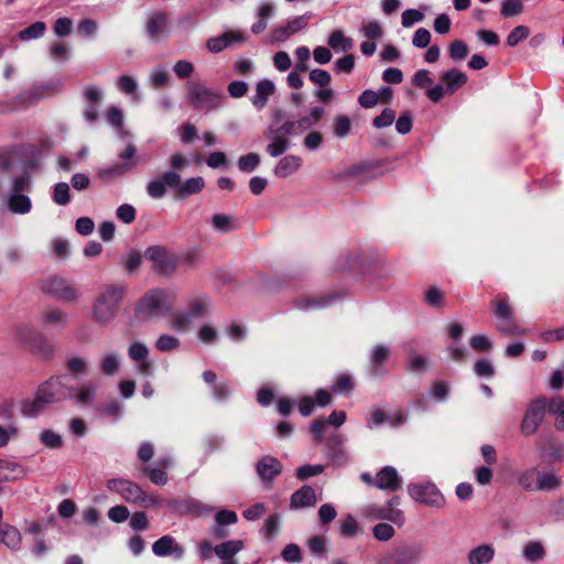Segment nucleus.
Here are the masks:
<instances>
[{"label": "nucleus", "instance_id": "obj_1", "mask_svg": "<svg viewBox=\"0 0 564 564\" xmlns=\"http://www.w3.org/2000/svg\"><path fill=\"white\" fill-rule=\"evenodd\" d=\"M66 399L67 386L63 382L62 377L54 376L39 386L32 399H25L21 402L20 411L23 416L36 417L43 414L51 404Z\"/></svg>", "mask_w": 564, "mask_h": 564}, {"label": "nucleus", "instance_id": "obj_2", "mask_svg": "<svg viewBox=\"0 0 564 564\" xmlns=\"http://www.w3.org/2000/svg\"><path fill=\"white\" fill-rule=\"evenodd\" d=\"M175 295L165 289L148 291L137 303L134 316L140 322L170 316L174 312Z\"/></svg>", "mask_w": 564, "mask_h": 564}, {"label": "nucleus", "instance_id": "obj_3", "mask_svg": "<svg viewBox=\"0 0 564 564\" xmlns=\"http://www.w3.org/2000/svg\"><path fill=\"white\" fill-rule=\"evenodd\" d=\"M126 288L121 284H106L96 296L91 316L101 326L110 324L117 316Z\"/></svg>", "mask_w": 564, "mask_h": 564}, {"label": "nucleus", "instance_id": "obj_4", "mask_svg": "<svg viewBox=\"0 0 564 564\" xmlns=\"http://www.w3.org/2000/svg\"><path fill=\"white\" fill-rule=\"evenodd\" d=\"M212 306L210 299L206 295H199L192 299L186 310L173 312L169 322L170 327L176 333L188 332L197 319L208 315Z\"/></svg>", "mask_w": 564, "mask_h": 564}, {"label": "nucleus", "instance_id": "obj_5", "mask_svg": "<svg viewBox=\"0 0 564 564\" xmlns=\"http://www.w3.org/2000/svg\"><path fill=\"white\" fill-rule=\"evenodd\" d=\"M32 189V177L24 172L11 178L7 195V207L12 214L25 215L32 209V200L25 192Z\"/></svg>", "mask_w": 564, "mask_h": 564}, {"label": "nucleus", "instance_id": "obj_6", "mask_svg": "<svg viewBox=\"0 0 564 564\" xmlns=\"http://www.w3.org/2000/svg\"><path fill=\"white\" fill-rule=\"evenodd\" d=\"M186 89L192 107L205 113L219 109L226 98L221 90L208 88L198 82H188Z\"/></svg>", "mask_w": 564, "mask_h": 564}, {"label": "nucleus", "instance_id": "obj_7", "mask_svg": "<svg viewBox=\"0 0 564 564\" xmlns=\"http://www.w3.org/2000/svg\"><path fill=\"white\" fill-rule=\"evenodd\" d=\"M107 488L110 491L117 492L123 500L129 503H135L145 508L155 506L159 499L154 495H147L142 488L129 480L123 478H112L107 481Z\"/></svg>", "mask_w": 564, "mask_h": 564}, {"label": "nucleus", "instance_id": "obj_8", "mask_svg": "<svg viewBox=\"0 0 564 564\" xmlns=\"http://www.w3.org/2000/svg\"><path fill=\"white\" fill-rule=\"evenodd\" d=\"M41 290L56 300L72 303L80 299L82 293L74 288L66 279L61 276H50L42 281Z\"/></svg>", "mask_w": 564, "mask_h": 564}, {"label": "nucleus", "instance_id": "obj_9", "mask_svg": "<svg viewBox=\"0 0 564 564\" xmlns=\"http://www.w3.org/2000/svg\"><path fill=\"white\" fill-rule=\"evenodd\" d=\"M144 258L152 262L154 271L163 275H171L177 267L176 257L162 246L149 247Z\"/></svg>", "mask_w": 564, "mask_h": 564}, {"label": "nucleus", "instance_id": "obj_10", "mask_svg": "<svg viewBox=\"0 0 564 564\" xmlns=\"http://www.w3.org/2000/svg\"><path fill=\"white\" fill-rule=\"evenodd\" d=\"M408 492L415 501L430 507L441 508L444 503L443 495L437 487L430 481L409 484Z\"/></svg>", "mask_w": 564, "mask_h": 564}, {"label": "nucleus", "instance_id": "obj_11", "mask_svg": "<svg viewBox=\"0 0 564 564\" xmlns=\"http://www.w3.org/2000/svg\"><path fill=\"white\" fill-rule=\"evenodd\" d=\"M546 411V401L544 398L533 400L523 416L520 425L521 433L529 436L533 435L544 419Z\"/></svg>", "mask_w": 564, "mask_h": 564}, {"label": "nucleus", "instance_id": "obj_12", "mask_svg": "<svg viewBox=\"0 0 564 564\" xmlns=\"http://www.w3.org/2000/svg\"><path fill=\"white\" fill-rule=\"evenodd\" d=\"M98 384L85 381L77 387H67V399L79 406H93L97 400Z\"/></svg>", "mask_w": 564, "mask_h": 564}, {"label": "nucleus", "instance_id": "obj_13", "mask_svg": "<svg viewBox=\"0 0 564 564\" xmlns=\"http://www.w3.org/2000/svg\"><path fill=\"white\" fill-rule=\"evenodd\" d=\"M391 349L387 345L377 344L369 352V368L368 372L371 377L378 378L383 376L386 370V362L390 358Z\"/></svg>", "mask_w": 564, "mask_h": 564}, {"label": "nucleus", "instance_id": "obj_14", "mask_svg": "<svg viewBox=\"0 0 564 564\" xmlns=\"http://www.w3.org/2000/svg\"><path fill=\"white\" fill-rule=\"evenodd\" d=\"M152 552L160 557L173 556L181 560L184 556V547L171 535H163L152 544Z\"/></svg>", "mask_w": 564, "mask_h": 564}, {"label": "nucleus", "instance_id": "obj_15", "mask_svg": "<svg viewBox=\"0 0 564 564\" xmlns=\"http://www.w3.org/2000/svg\"><path fill=\"white\" fill-rule=\"evenodd\" d=\"M169 15L164 11L152 12L147 21L145 31L151 41H160L167 32Z\"/></svg>", "mask_w": 564, "mask_h": 564}, {"label": "nucleus", "instance_id": "obj_16", "mask_svg": "<svg viewBox=\"0 0 564 564\" xmlns=\"http://www.w3.org/2000/svg\"><path fill=\"white\" fill-rule=\"evenodd\" d=\"M420 557L421 549L419 546L406 545L384 557L380 564H416Z\"/></svg>", "mask_w": 564, "mask_h": 564}, {"label": "nucleus", "instance_id": "obj_17", "mask_svg": "<svg viewBox=\"0 0 564 564\" xmlns=\"http://www.w3.org/2000/svg\"><path fill=\"white\" fill-rule=\"evenodd\" d=\"M256 470L263 484H271L282 473V464L278 458L268 455L258 460Z\"/></svg>", "mask_w": 564, "mask_h": 564}, {"label": "nucleus", "instance_id": "obj_18", "mask_svg": "<svg viewBox=\"0 0 564 564\" xmlns=\"http://www.w3.org/2000/svg\"><path fill=\"white\" fill-rule=\"evenodd\" d=\"M247 35L241 31H228L224 34L207 40L206 47L212 53H220L234 43H243Z\"/></svg>", "mask_w": 564, "mask_h": 564}, {"label": "nucleus", "instance_id": "obj_19", "mask_svg": "<svg viewBox=\"0 0 564 564\" xmlns=\"http://www.w3.org/2000/svg\"><path fill=\"white\" fill-rule=\"evenodd\" d=\"M337 294L304 295L294 300L293 305L301 311H312L328 307L337 299Z\"/></svg>", "mask_w": 564, "mask_h": 564}, {"label": "nucleus", "instance_id": "obj_20", "mask_svg": "<svg viewBox=\"0 0 564 564\" xmlns=\"http://www.w3.org/2000/svg\"><path fill=\"white\" fill-rule=\"evenodd\" d=\"M317 501L318 499L315 489L311 486H302L291 495L289 508L291 510L312 508L317 503Z\"/></svg>", "mask_w": 564, "mask_h": 564}, {"label": "nucleus", "instance_id": "obj_21", "mask_svg": "<svg viewBox=\"0 0 564 564\" xmlns=\"http://www.w3.org/2000/svg\"><path fill=\"white\" fill-rule=\"evenodd\" d=\"M402 480L392 466H384L376 475V487L381 490L397 491L401 488Z\"/></svg>", "mask_w": 564, "mask_h": 564}, {"label": "nucleus", "instance_id": "obj_22", "mask_svg": "<svg viewBox=\"0 0 564 564\" xmlns=\"http://www.w3.org/2000/svg\"><path fill=\"white\" fill-rule=\"evenodd\" d=\"M265 137L269 139V144L267 145V152L272 158H278L284 154L290 149V141L282 135H278L275 133V127L270 124L265 132Z\"/></svg>", "mask_w": 564, "mask_h": 564}, {"label": "nucleus", "instance_id": "obj_23", "mask_svg": "<svg viewBox=\"0 0 564 564\" xmlns=\"http://www.w3.org/2000/svg\"><path fill=\"white\" fill-rule=\"evenodd\" d=\"M275 91V85L270 79H262L257 83L254 95L251 98V104L258 110H262L269 100V97L272 96Z\"/></svg>", "mask_w": 564, "mask_h": 564}, {"label": "nucleus", "instance_id": "obj_24", "mask_svg": "<svg viewBox=\"0 0 564 564\" xmlns=\"http://www.w3.org/2000/svg\"><path fill=\"white\" fill-rule=\"evenodd\" d=\"M0 544L6 545L13 552H18L22 545V534L14 527L9 523L0 524Z\"/></svg>", "mask_w": 564, "mask_h": 564}, {"label": "nucleus", "instance_id": "obj_25", "mask_svg": "<svg viewBox=\"0 0 564 564\" xmlns=\"http://www.w3.org/2000/svg\"><path fill=\"white\" fill-rule=\"evenodd\" d=\"M366 514L371 519L387 520L399 527H401L404 523L403 511H389V508H387V506H368L366 509Z\"/></svg>", "mask_w": 564, "mask_h": 564}, {"label": "nucleus", "instance_id": "obj_26", "mask_svg": "<svg viewBox=\"0 0 564 564\" xmlns=\"http://www.w3.org/2000/svg\"><path fill=\"white\" fill-rule=\"evenodd\" d=\"M345 438L340 434H334L326 441L327 455L336 465H343L347 462V455L343 448Z\"/></svg>", "mask_w": 564, "mask_h": 564}, {"label": "nucleus", "instance_id": "obj_27", "mask_svg": "<svg viewBox=\"0 0 564 564\" xmlns=\"http://www.w3.org/2000/svg\"><path fill=\"white\" fill-rule=\"evenodd\" d=\"M442 82L445 84L447 95H454L459 88L467 83V76L457 68L448 69L441 75Z\"/></svg>", "mask_w": 564, "mask_h": 564}, {"label": "nucleus", "instance_id": "obj_28", "mask_svg": "<svg viewBox=\"0 0 564 564\" xmlns=\"http://www.w3.org/2000/svg\"><path fill=\"white\" fill-rule=\"evenodd\" d=\"M307 15L296 17L289 21L286 25L279 26L273 31V37L275 41H284L289 36L293 35L300 30H303L307 25Z\"/></svg>", "mask_w": 564, "mask_h": 564}, {"label": "nucleus", "instance_id": "obj_29", "mask_svg": "<svg viewBox=\"0 0 564 564\" xmlns=\"http://www.w3.org/2000/svg\"><path fill=\"white\" fill-rule=\"evenodd\" d=\"M302 162L299 155H285L278 162L273 173L279 177H289L300 170Z\"/></svg>", "mask_w": 564, "mask_h": 564}, {"label": "nucleus", "instance_id": "obj_30", "mask_svg": "<svg viewBox=\"0 0 564 564\" xmlns=\"http://www.w3.org/2000/svg\"><path fill=\"white\" fill-rule=\"evenodd\" d=\"M120 364V354L117 351H108L100 357L98 369L104 376L112 377L119 371Z\"/></svg>", "mask_w": 564, "mask_h": 564}, {"label": "nucleus", "instance_id": "obj_31", "mask_svg": "<svg viewBox=\"0 0 564 564\" xmlns=\"http://www.w3.org/2000/svg\"><path fill=\"white\" fill-rule=\"evenodd\" d=\"M42 318L45 326L56 329H63L68 324L67 313L57 307L46 310Z\"/></svg>", "mask_w": 564, "mask_h": 564}, {"label": "nucleus", "instance_id": "obj_32", "mask_svg": "<svg viewBox=\"0 0 564 564\" xmlns=\"http://www.w3.org/2000/svg\"><path fill=\"white\" fill-rule=\"evenodd\" d=\"M495 557V549L490 544H480L468 553L469 564H488Z\"/></svg>", "mask_w": 564, "mask_h": 564}, {"label": "nucleus", "instance_id": "obj_33", "mask_svg": "<svg viewBox=\"0 0 564 564\" xmlns=\"http://www.w3.org/2000/svg\"><path fill=\"white\" fill-rule=\"evenodd\" d=\"M243 549V542L240 540H230L217 544L214 547L215 554L220 560H229L232 558L236 554H238Z\"/></svg>", "mask_w": 564, "mask_h": 564}, {"label": "nucleus", "instance_id": "obj_34", "mask_svg": "<svg viewBox=\"0 0 564 564\" xmlns=\"http://www.w3.org/2000/svg\"><path fill=\"white\" fill-rule=\"evenodd\" d=\"M134 165L135 162L116 163L110 166L100 169L98 174L101 178L111 180L124 175L127 172L132 170Z\"/></svg>", "mask_w": 564, "mask_h": 564}, {"label": "nucleus", "instance_id": "obj_35", "mask_svg": "<svg viewBox=\"0 0 564 564\" xmlns=\"http://www.w3.org/2000/svg\"><path fill=\"white\" fill-rule=\"evenodd\" d=\"M325 110L321 106H315L311 109L310 115L302 117L301 119L296 120V129L300 131H306L314 127L324 116Z\"/></svg>", "mask_w": 564, "mask_h": 564}, {"label": "nucleus", "instance_id": "obj_36", "mask_svg": "<svg viewBox=\"0 0 564 564\" xmlns=\"http://www.w3.org/2000/svg\"><path fill=\"white\" fill-rule=\"evenodd\" d=\"M205 185L204 178L200 176L191 177L185 182L181 181V185L177 188V196L187 197L189 195L199 193Z\"/></svg>", "mask_w": 564, "mask_h": 564}, {"label": "nucleus", "instance_id": "obj_37", "mask_svg": "<svg viewBox=\"0 0 564 564\" xmlns=\"http://www.w3.org/2000/svg\"><path fill=\"white\" fill-rule=\"evenodd\" d=\"M328 45L335 51L348 52L352 48V40L340 30H335L329 34Z\"/></svg>", "mask_w": 564, "mask_h": 564}, {"label": "nucleus", "instance_id": "obj_38", "mask_svg": "<svg viewBox=\"0 0 564 564\" xmlns=\"http://www.w3.org/2000/svg\"><path fill=\"white\" fill-rule=\"evenodd\" d=\"M52 199L56 205L66 206L70 203V188L66 182L56 183L53 186Z\"/></svg>", "mask_w": 564, "mask_h": 564}, {"label": "nucleus", "instance_id": "obj_39", "mask_svg": "<svg viewBox=\"0 0 564 564\" xmlns=\"http://www.w3.org/2000/svg\"><path fill=\"white\" fill-rule=\"evenodd\" d=\"M547 410L556 416L555 429L558 431L564 430V400L560 397L551 399Z\"/></svg>", "mask_w": 564, "mask_h": 564}, {"label": "nucleus", "instance_id": "obj_40", "mask_svg": "<svg viewBox=\"0 0 564 564\" xmlns=\"http://www.w3.org/2000/svg\"><path fill=\"white\" fill-rule=\"evenodd\" d=\"M212 224L215 230L226 234L236 229L235 218L225 214H215L212 217Z\"/></svg>", "mask_w": 564, "mask_h": 564}, {"label": "nucleus", "instance_id": "obj_41", "mask_svg": "<svg viewBox=\"0 0 564 564\" xmlns=\"http://www.w3.org/2000/svg\"><path fill=\"white\" fill-rule=\"evenodd\" d=\"M339 533L344 538H355L359 533V527L352 514H346L339 520Z\"/></svg>", "mask_w": 564, "mask_h": 564}, {"label": "nucleus", "instance_id": "obj_42", "mask_svg": "<svg viewBox=\"0 0 564 564\" xmlns=\"http://www.w3.org/2000/svg\"><path fill=\"white\" fill-rule=\"evenodd\" d=\"M46 31V24L42 21H37L29 25L19 32V37L22 41L36 40L44 35Z\"/></svg>", "mask_w": 564, "mask_h": 564}, {"label": "nucleus", "instance_id": "obj_43", "mask_svg": "<svg viewBox=\"0 0 564 564\" xmlns=\"http://www.w3.org/2000/svg\"><path fill=\"white\" fill-rule=\"evenodd\" d=\"M1 470H6V471H9L11 474H13L12 477H9V476H6V477H1L0 476V480H10V479H17V478H21L25 475V468L20 465L19 463L14 462V460H10V459H2L0 458V471Z\"/></svg>", "mask_w": 564, "mask_h": 564}, {"label": "nucleus", "instance_id": "obj_44", "mask_svg": "<svg viewBox=\"0 0 564 564\" xmlns=\"http://www.w3.org/2000/svg\"><path fill=\"white\" fill-rule=\"evenodd\" d=\"M66 368L74 377L84 376L88 372V361L79 356H73L67 359Z\"/></svg>", "mask_w": 564, "mask_h": 564}, {"label": "nucleus", "instance_id": "obj_45", "mask_svg": "<svg viewBox=\"0 0 564 564\" xmlns=\"http://www.w3.org/2000/svg\"><path fill=\"white\" fill-rule=\"evenodd\" d=\"M561 486V479L552 473H538V491H550Z\"/></svg>", "mask_w": 564, "mask_h": 564}, {"label": "nucleus", "instance_id": "obj_46", "mask_svg": "<svg viewBox=\"0 0 564 564\" xmlns=\"http://www.w3.org/2000/svg\"><path fill=\"white\" fill-rule=\"evenodd\" d=\"M260 162V155L258 153L251 152L246 155H241L238 159L237 165L239 171L243 173H251L259 166Z\"/></svg>", "mask_w": 564, "mask_h": 564}, {"label": "nucleus", "instance_id": "obj_47", "mask_svg": "<svg viewBox=\"0 0 564 564\" xmlns=\"http://www.w3.org/2000/svg\"><path fill=\"white\" fill-rule=\"evenodd\" d=\"M141 471L147 475L150 480L155 484V485H159V486H163L167 482V475L166 473L158 467L156 465L155 466H150V465H144L142 466L141 468Z\"/></svg>", "mask_w": 564, "mask_h": 564}, {"label": "nucleus", "instance_id": "obj_48", "mask_svg": "<svg viewBox=\"0 0 564 564\" xmlns=\"http://www.w3.org/2000/svg\"><path fill=\"white\" fill-rule=\"evenodd\" d=\"M40 442L52 449H57L63 446V438L59 434L52 430H44L40 433Z\"/></svg>", "mask_w": 564, "mask_h": 564}, {"label": "nucleus", "instance_id": "obj_49", "mask_svg": "<svg viewBox=\"0 0 564 564\" xmlns=\"http://www.w3.org/2000/svg\"><path fill=\"white\" fill-rule=\"evenodd\" d=\"M524 6L522 0H502L501 15L505 18L516 17L523 12Z\"/></svg>", "mask_w": 564, "mask_h": 564}, {"label": "nucleus", "instance_id": "obj_50", "mask_svg": "<svg viewBox=\"0 0 564 564\" xmlns=\"http://www.w3.org/2000/svg\"><path fill=\"white\" fill-rule=\"evenodd\" d=\"M180 345V339L169 334L161 335L155 341V348L163 352L176 350Z\"/></svg>", "mask_w": 564, "mask_h": 564}, {"label": "nucleus", "instance_id": "obj_51", "mask_svg": "<svg viewBox=\"0 0 564 564\" xmlns=\"http://www.w3.org/2000/svg\"><path fill=\"white\" fill-rule=\"evenodd\" d=\"M117 87L120 91L132 95L134 99H138L137 90H138V83L137 80L128 75H122L117 79Z\"/></svg>", "mask_w": 564, "mask_h": 564}, {"label": "nucleus", "instance_id": "obj_52", "mask_svg": "<svg viewBox=\"0 0 564 564\" xmlns=\"http://www.w3.org/2000/svg\"><path fill=\"white\" fill-rule=\"evenodd\" d=\"M468 46L462 40H455L448 46V54L453 61L459 62L467 57L468 55Z\"/></svg>", "mask_w": 564, "mask_h": 564}, {"label": "nucleus", "instance_id": "obj_53", "mask_svg": "<svg viewBox=\"0 0 564 564\" xmlns=\"http://www.w3.org/2000/svg\"><path fill=\"white\" fill-rule=\"evenodd\" d=\"M519 485L528 491H538V473L535 469L525 470L519 476Z\"/></svg>", "mask_w": 564, "mask_h": 564}, {"label": "nucleus", "instance_id": "obj_54", "mask_svg": "<svg viewBox=\"0 0 564 564\" xmlns=\"http://www.w3.org/2000/svg\"><path fill=\"white\" fill-rule=\"evenodd\" d=\"M169 73L163 66H156L149 75V83L153 88H160L166 85Z\"/></svg>", "mask_w": 564, "mask_h": 564}, {"label": "nucleus", "instance_id": "obj_55", "mask_svg": "<svg viewBox=\"0 0 564 564\" xmlns=\"http://www.w3.org/2000/svg\"><path fill=\"white\" fill-rule=\"evenodd\" d=\"M523 556L530 562H538L544 556V549L540 542H530L524 546Z\"/></svg>", "mask_w": 564, "mask_h": 564}, {"label": "nucleus", "instance_id": "obj_56", "mask_svg": "<svg viewBox=\"0 0 564 564\" xmlns=\"http://www.w3.org/2000/svg\"><path fill=\"white\" fill-rule=\"evenodd\" d=\"M530 34V30L525 25L516 26L507 36V45L517 46L521 41L525 40Z\"/></svg>", "mask_w": 564, "mask_h": 564}, {"label": "nucleus", "instance_id": "obj_57", "mask_svg": "<svg viewBox=\"0 0 564 564\" xmlns=\"http://www.w3.org/2000/svg\"><path fill=\"white\" fill-rule=\"evenodd\" d=\"M351 129V121L347 116H338L333 124V132L337 138H345Z\"/></svg>", "mask_w": 564, "mask_h": 564}, {"label": "nucleus", "instance_id": "obj_58", "mask_svg": "<svg viewBox=\"0 0 564 564\" xmlns=\"http://www.w3.org/2000/svg\"><path fill=\"white\" fill-rule=\"evenodd\" d=\"M498 329L509 336L523 335L525 333V330L513 319V316L502 319Z\"/></svg>", "mask_w": 564, "mask_h": 564}, {"label": "nucleus", "instance_id": "obj_59", "mask_svg": "<svg viewBox=\"0 0 564 564\" xmlns=\"http://www.w3.org/2000/svg\"><path fill=\"white\" fill-rule=\"evenodd\" d=\"M372 533L378 541L386 542L393 538L395 531L391 524L381 522L373 527Z\"/></svg>", "mask_w": 564, "mask_h": 564}, {"label": "nucleus", "instance_id": "obj_60", "mask_svg": "<svg viewBox=\"0 0 564 564\" xmlns=\"http://www.w3.org/2000/svg\"><path fill=\"white\" fill-rule=\"evenodd\" d=\"M324 470H325V466L324 465H321V464H316V465L306 464V465H303V466L297 468L296 477L300 480H305V479H307L310 477L321 475Z\"/></svg>", "mask_w": 564, "mask_h": 564}, {"label": "nucleus", "instance_id": "obj_61", "mask_svg": "<svg viewBox=\"0 0 564 564\" xmlns=\"http://www.w3.org/2000/svg\"><path fill=\"white\" fill-rule=\"evenodd\" d=\"M394 119H395V111L391 108H384L382 110V112L373 119L372 124L377 129H382V128L391 126L393 123Z\"/></svg>", "mask_w": 564, "mask_h": 564}, {"label": "nucleus", "instance_id": "obj_62", "mask_svg": "<svg viewBox=\"0 0 564 564\" xmlns=\"http://www.w3.org/2000/svg\"><path fill=\"white\" fill-rule=\"evenodd\" d=\"M128 356L133 361H143L149 356V349L142 343H133L128 348Z\"/></svg>", "mask_w": 564, "mask_h": 564}, {"label": "nucleus", "instance_id": "obj_63", "mask_svg": "<svg viewBox=\"0 0 564 564\" xmlns=\"http://www.w3.org/2000/svg\"><path fill=\"white\" fill-rule=\"evenodd\" d=\"M282 558L288 563H300L302 561V552L299 545L294 543L288 544L281 552Z\"/></svg>", "mask_w": 564, "mask_h": 564}, {"label": "nucleus", "instance_id": "obj_64", "mask_svg": "<svg viewBox=\"0 0 564 564\" xmlns=\"http://www.w3.org/2000/svg\"><path fill=\"white\" fill-rule=\"evenodd\" d=\"M308 78L312 83L319 87H327L332 80L330 74L327 70L321 68L312 69L308 74Z\"/></svg>", "mask_w": 564, "mask_h": 564}]
</instances>
